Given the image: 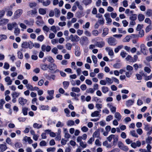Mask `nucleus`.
Segmentation results:
<instances>
[{
  "label": "nucleus",
  "mask_w": 152,
  "mask_h": 152,
  "mask_svg": "<svg viewBox=\"0 0 152 152\" xmlns=\"http://www.w3.org/2000/svg\"><path fill=\"white\" fill-rule=\"evenodd\" d=\"M69 39L72 42H77L79 41L80 38L77 35L74 36L72 34H71L69 37Z\"/></svg>",
  "instance_id": "nucleus-7"
},
{
  "label": "nucleus",
  "mask_w": 152,
  "mask_h": 152,
  "mask_svg": "<svg viewBox=\"0 0 152 152\" xmlns=\"http://www.w3.org/2000/svg\"><path fill=\"white\" fill-rule=\"evenodd\" d=\"M146 14L148 17L151 16L152 15V10L151 9L148 10L146 12Z\"/></svg>",
  "instance_id": "nucleus-54"
},
{
  "label": "nucleus",
  "mask_w": 152,
  "mask_h": 152,
  "mask_svg": "<svg viewBox=\"0 0 152 152\" xmlns=\"http://www.w3.org/2000/svg\"><path fill=\"white\" fill-rule=\"evenodd\" d=\"M44 38V36L43 35H41L37 37V40L39 41L42 42Z\"/></svg>",
  "instance_id": "nucleus-63"
},
{
  "label": "nucleus",
  "mask_w": 152,
  "mask_h": 152,
  "mask_svg": "<svg viewBox=\"0 0 152 152\" xmlns=\"http://www.w3.org/2000/svg\"><path fill=\"white\" fill-rule=\"evenodd\" d=\"M130 134L132 136L135 137L137 138L138 137V135L136 133L135 131L134 130L130 131Z\"/></svg>",
  "instance_id": "nucleus-41"
},
{
  "label": "nucleus",
  "mask_w": 152,
  "mask_h": 152,
  "mask_svg": "<svg viewBox=\"0 0 152 152\" xmlns=\"http://www.w3.org/2000/svg\"><path fill=\"white\" fill-rule=\"evenodd\" d=\"M101 111V110H99L98 111H96L92 113L91 115L92 117H96L99 116L100 114V113Z\"/></svg>",
  "instance_id": "nucleus-21"
},
{
  "label": "nucleus",
  "mask_w": 152,
  "mask_h": 152,
  "mask_svg": "<svg viewBox=\"0 0 152 152\" xmlns=\"http://www.w3.org/2000/svg\"><path fill=\"white\" fill-rule=\"evenodd\" d=\"M20 32V29L19 28H15L14 31V34L16 36H18Z\"/></svg>",
  "instance_id": "nucleus-59"
},
{
  "label": "nucleus",
  "mask_w": 152,
  "mask_h": 152,
  "mask_svg": "<svg viewBox=\"0 0 152 152\" xmlns=\"http://www.w3.org/2000/svg\"><path fill=\"white\" fill-rule=\"evenodd\" d=\"M145 18L144 16L142 14H140L138 15V18L139 21H143Z\"/></svg>",
  "instance_id": "nucleus-51"
},
{
  "label": "nucleus",
  "mask_w": 152,
  "mask_h": 152,
  "mask_svg": "<svg viewBox=\"0 0 152 152\" xmlns=\"http://www.w3.org/2000/svg\"><path fill=\"white\" fill-rule=\"evenodd\" d=\"M37 13L36 10H32L28 11L27 13V15L29 16H31L33 15L36 14Z\"/></svg>",
  "instance_id": "nucleus-30"
},
{
  "label": "nucleus",
  "mask_w": 152,
  "mask_h": 152,
  "mask_svg": "<svg viewBox=\"0 0 152 152\" xmlns=\"http://www.w3.org/2000/svg\"><path fill=\"white\" fill-rule=\"evenodd\" d=\"M57 68V66L54 63L48 65V69L51 71H54Z\"/></svg>",
  "instance_id": "nucleus-15"
},
{
  "label": "nucleus",
  "mask_w": 152,
  "mask_h": 152,
  "mask_svg": "<svg viewBox=\"0 0 152 152\" xmlns=\"http://www.w3.org/2000/svg\"><path fill=\"white\" fill-rule=\"evenodd\" d=\"M118 147L120 149L124 151H127L129 149L128 147L127 146L125 145L121 141H119L118 142Z\"/></svg>",
  "instance_id": "nucleus-4"
},
{
  "label": "nucleus",
  "mask_w": 152,
  "mask_h": 152,
  "mask_svg": "<svg viewBox=\"0 0 152 152\" xmlns=\"http://www.w3.org/2000/svg\"><path fill=\"white\" fill-rule=\"evenodd\" d=\"M20 94V93L14 91L12 92L11 94L12 97L17 98Z\"/></svg>",
  "instance_id": "nucleus-38"
},
{
  "label": "nucleus",
  "mask_w": 152,
  "mask_h": 152,
  "mask_svg": "<svg viewBox=\"0 0 152 152\" xmlns=\"http://www.w3.org/2000/svg\"><path fill=\"white\" fill-rule=\"evenodd\" d=\"M144 129L147 131V134L149 135L152 133V126H150L148 124H144Z\"/></svg>",
  "instance_id": "nucleus-3"
},
{
  "label": "nucleus",
  "mask_w": 152,
  "mask_h": 152,
  "mask_svg": "<svg viewBox=\"0 0 152 152\" xmlns=\"http://www.w3.org/2000/svg\"><path fill=\"white\" fill-rule=\"evenodd\" d=\"M134 100L129 99L126 102V105L127 107H129L133 105L134 103Z\"/></svg>",
  "instance_id": "nucleus-19"
},
{
  "label": "nucleus",
  "mask_w": 152,
  "mask_h": 152,
  "mask_svg": "<svg viewBox=\"0 0 152 152\" xmlns=\"http://www.w3.org/2000/svg\"><path fill=\"white\" fill-rule=\"evenodd\" d=\"M74 15L73 13L71 12H68L67 13V19H70L73 17Z\"/></svg>",
  "instance_id": "nucleus-52"
},
{
  "label": "nucleus",
  "mask_w": 152,
  "mask_h": 152,
  "mask_svg": "<svg viewBox=\"0 0 152 152\" xmlns=\"http://www.w3.org/2000/svg\"><path fill=\"white\" fill-rule=\"evenodd\" d=\"M41 69L43 70H46L48 69V65L46 64H42L40 65Z\"/></svg>",
  "instance_id": "nucleus-36"
},
{
  "label": "nucleus",
  "mask_w": 152,
  "mask_h": 152,
  "mask_svg": "<svg viewBox=\"0 0 152 152\" xmlns=\"http://www.w3.org/2000/svg\"><path fill=\"white\" fill-rule=\"evenodd\" d=\"M108 29L107 28H104L103 31L102 35L103 37H105L108 33Z\"/></svg>",
  "instance_id": "nucleus-40"
},
{
  "label": "nucleus",
  "mask_w": 152,
  "mask_h": 152,
  "mask_svg": "<svg viewBox=\"0 0 152 152\" xmlns=\"http://www.w3.org/2000/svg\"><path fill=\"white\" fill-rule=\"evenodd\" d=\"M4 80L7 83V85H10L12 84V81L10 77H6L5 78Z\"/></svg>",
  "instance_id": "nucleus-20"
},
{
  "label": "nucleus",
  "mask_w": 152,
  "mask_h": 152,
  "mask_svg": "<svg viewBox=\"0 0 152 152\" xmlns=\"http://www.w3.org/2000/svg\"><path fill=\"white\" fill-rule=\"evenodd\" d=\"M22 13L23 10H22L20 9L17 10L14 13V18L15 19H17L19 18L22 15Z\"/></svg>",
  "instance_id": "nucleus-5"
},
{
  "label": "nucleus",
  "mask_w": 152,
  "mask_h": 152,
  "mask_svg": "<svg viewBox=\"0 0 152 152\" xmlns=\"http://www.w3.org/2000/svg\"><path fill=\"white\" fill-rule=\"evenodd\" d=\"M51 30L54 33H56L60 30V28L58 26H51Z\"/></svg>",
  "instance_id": "nucleus-24"
},
{
  "label": "nucleus",
  "mask_w": 152,
  "mask_h": 152,
  "mask_svg": "<svg viewBox=\"0 0 152 152\" xmlns=\"http://www.w3.org/2000/svg\"><path fill=\"white\" fill-rule=\"evenodd\" d=\"M96 47L102 48L104 46L105 43L104 41H102L100 42H96Z\"/></svg>",
  "instance_id": "nucleus-16"
},
{
  "label": "nucleus",
  "mask_w": 152,
  "mask_h": 152,
  "mask_svg": "<svg viewBox=\"0 0 152 152\" xmlns=\"http://www.w3.org/2000/svg\"><path fill=\"white\" fill-rule=\"evenodd\" d=\"M91 58L93 63H94V66L95 67H97L98 66L97 63V59L96 56L94 55H92Z\"/></svg>",
  "instance_id": "nucleus-22"
},
{
  "label": "nucleus",
  "mask_w": 152,
  "mask_h": 152,
  "mask_svg": "<svg viewBox=\"0 0 152 152\" xmlns=\"http://www.w3.org/2000/svg\"><path fill=\"white\" fill-rule=\"evenodd\" d=\"M63 84L64 88L66 89L68 88L69 86V83L68 81H64L63 82Z\"/></svg>",
  "instance_id": "nucleus-53"
},
{
  "label": "nucleus",
  "mask_w": 152,
  "mask_h": 152,
  "mask_svg": "<svg viewBox=\"0 0 152 152\" xmlns=\"http://www.w3.org/2000/svg\"><path fill=\"white\" fill-rule=\"evenodd\" d=\"M123 48V46L122 45H119L117 47L115 48L114 49V51L115 53H118L119 50L122 49Z\"/></svg>",
  "instance_id": "nucleus-49"
},
{
  "label": "nucleus",
  "mask_w": 152,
  "mask_h": 152,
  "mask_svg": "<svg viewBox=\"0 0 152 152\" xmlns=\"http://www.w3.org/2000/svg\"><path fill=\"white\" fill-rule=\"evenodd\" d=\"M144 35V32L143 30H141L139 31V37H143Z\"/></svg>",
  "instance_id": "nucleus-62"
},
{
  "label": "nucleus",
  "mask_w": 152,
  "mask_h": 152,
  "mask_svg": "<svg viewBox=\"0 0 152 152\" xmlns=\"http://www.w3.org/2000/svg\"><path fill=\"white\" fill-rule=\"evenodd\" d=\"M100 136L99 129H98L93 134V136L94 137H99Z\"/></svg>",
  "instance_id": "nucleus-27"
},
{
  "label": "nucleus",
  "mask_w": 152,
  "mask_h": 152,
  "mask_svg": "<svg viewBox=\"0 0 152 152\" xmlns=\"http://www.w3.org/2000/svg\"><path fill=\"white\" fill-rule=\"evenodd\" d=\"M64 113L66 114V116L67 117H69L70 116L69 115L70 111L69 109L67 108H66L64 110Z\"/></svg>",
  "instance_id": "nucleus-56"
},
{
  "label": "nucleus",
  "mask_w": 152,
  "mask_h": 152,
  "mask_svg": "<svg viewBox=\"0 0 152 152\" xmlns=\"http://www.w3.org/2000/svg\"><path fill=\"white\" fill-rule=\"evenodd\" d=\"M114 117L118 121H119L121 119L122 116L119 112H115L114 114Z\"/></svg>",
  "instance_id": "nucleus-23"
},
{
  "label": "nucleus",
  "mask_w": 152,
  "mask_h": 152,
  "mask_svg": "<svg viewBox=\"0 0 152 152\" xmlns=\"http://www.w3.org/2000/svg\"><path fill=\"white\" fill-rule=\"evenodd\" d=\"M51 49V48L50 46H46L44 45H42L41 50L43 51H46L47 52H49Z\"/></svg>",
  "instance_id": "nucleus-9"
},
{
  "label": "nucleus",
  "mask_w": 152,
  "mask_h": 152,
  "mask_svg": "<svg viewBox=\"0 0 152 152\" xmlns=\"http://www.w3.org/2000/svg\"><path fill=\"white\" fill-rule=\"evenodd\" d=\"M137 18V15L135 14L131 15L129 17V19L131 20L135 21Z\"/></svg>",
  "instance_id": "nucleus-44"
},
{
  "label": "nucleus",
  "mask_w": 152,
  "mask_h": 152,
  "mask_svg": "<svg viewBox=\"0 0 152 152\" xmlns=\"http://www.w3.org/2000/svg\"><path fill=\"white\" fill-rule=\"evenodd\" d=\"M47 93L49 96L46 97V99L48 100H51L53 98V95L54 93V91L53 90H48Z\"/></svg>",
  "instance_id": "nucleus-6"
},
{
  "label": "nucleus",
  "mask_w": 152,
  "mask_h": 152,
  "mask_svg": "<svg viewBox=\"0 0 152 152\" xmlns=\"http://www.w3.org/2000/svg\"><path fill=\"white\" fill-rule=\"evenodd\" d=\"M7 149V147L5 144H0V149L2 152L5 151Z\"/></svg>",
  "instance_id": "nucleus-29"
},
{
  "label": "nucleus",
  "mask_w": 152,
  "mask_h": 152,
  "mask_svg": "<svg viewBox=\"0 0 152 152\" xmlns=\"http://www.w3.org/2000/svg\"><path fill=\"white\" fill-rule=\"evenodd\" d=\"M23 141L25 142H28L29 144H31L33 142V140L31 139L30 137L26 136L23 137Z\"/></svg>",
  "instance_id": "nucleus-13"
},
{
  "label": "nucleus",
  "mask_w": 152,
  "mask_h": 152,
  "mask_svg": "<svg viewBox=\"0 0 152 152\" xmlns=\"http://www.w3.org/2000/svg\"><path fill=\"white\" fill-rule=\"evenodd\" d=\"M24 23L27 25L32 26L33 25L34 21L33 19H30L29 20H25L24 21Z\"/></svg>",
  "instance_id": "nucleus-10"
},
{
  "label": "nucleus",
  "mask_w": 152,
  "mask_h": 152,
  "mask_svg": "<svg viewBox=\"0 0 152 152\" xmlns=\"http://www.w3.org/2000/svg\"><path fill=\"white\" fill-rule=\"evenodd\" d=\"M103 145L104 146H106L107 148H111V145L110 144H109L107 141L106 140L103 143Z\"/></svg>",
  "instance_id": "nucleus-48"
},
{
  "label": "nucleus",
  "mask_w": 152,
  "mask_h": 152,
  "mask_svg": "<svg viewBox=\"0 0 152 152\" xmlns=\"http://www.w3.org/2000/svg\"><path fill=\"white\" fill-rule=\"evenodd\" d=\"M101 90L103 93L106 94L108 91L109 88L107 87L103 86L102 87Z\"/></svg>",
  "instance_id": "nucleus-32"
},
{
  "label": "nucleus",
  "mask_w": 152,
  "mask_h": 152,
  "mask_svg": "<svg viewBox=\"0 0 152 152\" xmlns=\"http://www.w3.org/2000/svg\"><path fill=\"white\" fill-rule=\"evenodd\" d=\"M140 47L141 50L142 52L144 54H146V53L145 52V45L144 44H142L140 45Z\"/></svg>",
  "instance_id": "nucleus-33"
},
{
  "label": "nucleus",
  "mask_w": 152,
  "mask_h": 152,
  "mask_svg": "<svg viewBox=\"0 0 152 152\" xmlns=\"http://www.w3.org/2000/svg\"><path fill=\"white\" fill-rule=\"evenodd\" d=\"M133 73V72L127 71L125 73L126 76L128 78H129L131 77Z\"/></svg>",
  "instance_id": "nucleus-58"
},
{
  "label": "nucleus",
  "mask_w": 152,
  "mask_h": 152,
  "mask_svg": "<svg viewBox=\"0 0 152 152\" xmlns=\"http://www.w3.org/2000/svg\"><path fill=\"white\" fill-rule=\"evenodd\" d=\"M28 110V108L27 107H23L22 108V112L24 115H27Z\"/></svg>",
  "instance_id": "nucleus-43"
},
{
  "label": "nucleus",
  "mask_w": 152,
  "mask_h": 152,
  "mask_svg": "<svg viewBox=\"0 0 152 152\" xmlns=\"http://www.w3.org/2000/svg\"><path fill=\"white\" fill-rule=\"evenodd\" d=\"M56 149V148L55 147H50L47 149V151L48 152H54Z\"/></svg>",
  "instance_id": "nucleus-57"
},
{
  "label": "nucleus",
  "mask_w": 152,
  "mask_h": 152,
  "mask_svg": "<svg viewBox=\"0 0 152 152\" xmlns=\"http://www.w3.org/2000/svg\"><path fill=\"white\" fill-rule=\"evenodd\" d=\"M72 91L73 92L78 93L80 92V90L79 88L73 87L72 88Z\"/></svg>",
  "instance_id": "nucleus-47"
},
{
  "label": "nucleus",
  "mask_w": 152,
  "mask_h": 152,
  "mask_svg": "<svg viewBox=\"0 0 152 152\" xmlns=\"http://www.w3.org/2000/svg\"><path fill=\"white\" fill-rule=\"evenodd\" d=\"M94 91L95 89H94L92 88H90L86 90V92L88 93H90L91 94H92L94 93Z\"/></svg>",
  "instance_id": "nucleus-50"
},
{
  "label": "nucleus",
  "mask_w": 152,
  "mask_h": 152,
  "mask_svg": "<svg viewBox=\"0 0 152 152\" xmlns=\"http://www.w3.org/2000/svg\"><path fill=\"white\" fill-rule=\"evenodd\" d=\"M17 26V23L15 22L9 23L7 24V29L9 30H12L14 27H16Z\"/></svg>",
  "instance_id": "nucleus-8"
},
{
  "label": "nucleus",
  "mask_w": 152,
  "mask_h": 152,
  "mask_svg": "<svg viewBox=\"0 0 152 152\" xmlns=\"http://www.w3.org/2000/svg\"><path fill=\"white\" fill-rule=\"evenodd\" d=\"M33 43L31 41L28 42H23L22 45L21 47L24 48L31 49L32 48Z\"/></svg>",
  "instance_id": "nucleus-2"
},
{
  "label": "nucleus",
  "mask_w": 152,
  "mask_h": 152,
  "mask_svg": "<svg viewBox=\"0 0 152 152\" xmlns=\"http://www.w3.org/2000/svg\"><path fill=\"white\" fill-rule=\"evenodd\" d=\"M66 124L68 126H71L74 125L75 122L73 120H69L67 122Z\"/></svg>",
  "instance_id": "nucleus-45"
},
{
  "label": "nucleus",
  "mask_w": 152,
  "mask_h": 152,
  "mask_svg": "<svg viewBox=\"0 0 152 152\" xmlns=\"http://www.w3.org/2000/svg\"><path fill=\"white\" fill-rule=\"evenodd\" d=\"M131 38V36H127L123 39V41L124 42H128L129 41Z\"/></svg>",
  "instance_id": "nucleus-55"
},
{
  "label": "nucleus",
  "mask_w": 152,
  "mask_h": 152,
  "mask_svg": "<svg viewBox=\"0 0 152 152\" xmlns=\"http://www.w3.org/2000/svg\"><path fill=\"white\" fill-rule=\"evenodd\" d=\"M19 102L22 105H24L27 102V100L23 97H20L18 99Z\"/></svg>",
  "instance_id": "nucleus-17"
},
{
  "label": "nucleus",
  "mask_w": 152,
  "mask_h": 152,
  "mask_svg": "<svg viewBox=\"0 0 152 152\" xmlns=\"http://www.w3.org/2000/svg\"><path fill=\"white\" fill-rule=\"evenodd\" d=\"M114 136L113 137V144L114 145H116L117 142L118 140V136L114 134Z\"/></svg>",
  "instance_id": "nucleus-35"
},
{
  "label": "nucleus",
  "mask_w": 152,
  "mask_h": 152,
  "mask_svg": "<svg viewBox=\"0 0 152 152\" xmlns=\"http://www.w3.org/2000/svg\"><path fill=\"white\" fill-rule=\"evenodd\" d=\"M42 125L41 123V124H37V123H34L33 124V127L34 128L37 129H39L42 127Z\"/></svg>",
  "instance_id": "nucleus-28"
},
{
  "label": "nucleus",
  "mask_w": 152,
  "mask_h": 152,
  "mask_svg": "<svg viewBox=\"0 0 152 152\" xmlns=\"http://www.w3.org/2000/svg\"><path fill=\"white\" fill-rule=\"evenodd\" d=\"M92 2V0H83V4L86 6L91 4Z\"/></svg>",
  "instance_id": "nucleus-42"
},
{
  "label": "nucleus",
  "mask_w": 152,
  "mask_h": 152,
  "mask_svg": "<svg viewBox=\"0 0 152 152\" xmlns=\"http://www.w3.org/2000/svg\"><path fill=\"white\" fill-rule=\"evenodd\" d=\"M105 80H106L107 83L108 85H110L113 83V80L112 77L111 78L106 77L105 78Z\"/></svg>",
  "instance_id": "nucleus-34"
},
{
  "label": "nucleus",
  "mask_w": 152,
  "mask_h": 152,
  "mask_svg": "<svg viewBox=\"0 0 152 152\" xmlns=\"http://www.w3.org/2000/svg\"><path fill=\"white\" fill-rule=\"evenodd\" d=\"M105 50L108 52V55L110 56L114 55V53L112 49L110 47H106L105 48Z\"/></svg>",
  "instance_id": "nucleus-18"
},
{
  "label": "nucleus",
  "mask_w": 152,
  "mask_h": 152,
  "mask_svg": "<svg viewBox=\"0 0 152 152\" xmlns=\"http://www.w3.org/2000/svg\"><path fill=\"white\" fill-rule=\"evenodd\" d=\"M104 17L105 18V20L107 21V23H109L112 22V19L110 17V14L109 13H106L104 14Z\"/></svg>",
  "instance_id": "nucleus-12"
},
{
  "label": "nucleus",
  "mask_w": 152,
  "mask_h": 152,
  "mask_svg": "<svg viewBox=\"0 0 152 152\" xmlns=\"http://www.w3.org/2000/svg\"><path fill=\"white\" fill-rule=\"evenodd\" d=\"M64 124L61 122L60 121H58L57 122V124H56V126L57 127H62L64 126Z\"/></svg>",
  "instance_id": "nucleus-39"
},
{
  "label": "nucleus",
  "mask_w": 152,
  "mask_h": 152,
  "mask_svg": "<svg viewBox=\"0 0 152 152\" xmlns=\"http://www.w3.org/2000/svg\"><path fill=\"white\" fill-rule=\"evenodd\" d=\"M55 16L56 17L59 16L60 13V11L57 8H56L54 10Z\"/></svg>",
  "instance_id": "nucleus-31"
},
{
  "label": "nucleus",
  "mask_w": 152,
  "mask_h": 152,
  "mask_svg": "<svg viewBox=\"0 0 152 152\" xmlns=\"http://www.w3.org/2000/svg\"><path fill=\"white\" fill-rule=\"evenodd\" d=\"M39 13L42 15H44L46 13V10L45 9L41 8L39 9Z\"/></svg>",
  "instance_id": "nucleus-37"
},
{
  "label": "nucleus",
  "mask_w": 152,
  "mask_h": 152,
  "mask_svg": "<svg viewBox=\"0 0 152 152\" xmlns=\"http://www.w3.org/2000/svg\"><path fill=\"white\" fill-rule=\"evenodd\" d=\"M51 2L50 0H47L45 1H44L42 5L43 6L47 7L50 4Z\"/></svg>",
  "instance_id": "nucleus-46"
},
{
  "label": "nucleus",
  "mask_w": 152,
  "mask_h": 152,
  "mask_svg": "<svg viewBox=\"0 0 152 152\" xmlns=\"http://www.w3.org/2000/svg\"><path fill=\"white\" fill-rule=\"evenodd\" d=\"M133 69V68L132 66L130 65H128L126 66V70L128 71L132 72Z\"/></svg>",
  "instance_id": "nucleus-64"
},
{
  "label": "nucleus",
  "mask_w": 152,
  "mask_h": 152,
  "mask_svg": "<svg viewBox=\"0 0 152 152\" xmlns=\"http://www.w3.org/2000/svg\"><path fill=\"white\" fill-rule=\"evenodd\" d=\"M61 130L60 129H58L57 132L56 133V136L55 139L57 140H60L61 138Z\"/></svg>",
  "instance_id": "nucleus-14"
},
{
  "label": "nucleus",
  "mask_w": 152,
  "mask_h": 152,
  "mask_svg": "<svg viewBox=\"0 0 152 152\" xmlns=\"http://www.w3.org/2000/svg\"><path fill=\"white\" fill-rule=\"evenodd\" d=\"M107 106L110 109L111 112L113 113L115 112L116 107L113 106L111 103H108L107 104Z\"/></svg>",
  "instance_id": "nucleus-11"
},
{
  "label": "nucleus",
  "mask_w": 152,
  "mask_h": 152,
  "mask_svg": "<svg viewBox=\"0 0 152 152\" xmlns=\"http://www.w3.org/2000/svg\"><path fill=\"white\" fill-rule=\"evenodd\" d=\"M107 39L108 43L110 46H115L117 44L116 39L113 37H110Z\"/></svg>",
  "instance_id": "nucleus-1"
},
{
  "label": "nucleus",
  "mask_w": 152,
  "mask_h": 152,
  "mask_svg": "<svg viewBox=\"0 0 152 152\" xmlns=\"http://www.w3.org/2000/svg\"><path fill=\"white\" fill-rule=\"evenodd\" d=\"M9 21V20L7 19H3L0 20V26L5 25Z\"/></svg>",
  "instance_id": "nucleus-25"
},
{
  "label": "nucleus",
  "mask_w": 152,
  "mask_h": 152,
  "mask_svg": "<svg viewBox=\"0 0 152 152\" xmlns=\"http://www.w3.org/2000/svg\"><path fill=\"white\" fill-rule=\"evenodd\" d=\"M79 48H77L75 50V55L77 56H79L80 54V51L79 50Z\"/></svg>",
  "instance_id": "nucleus-61"
},
{
  "label": "nucleus",
  "mask_w": 152,
  "mask_h": 152,
  "mask_svg": "<svg viewBox=\"0 0 152 152\" xmlns=\"http://www.w3.org/2000/svg\"><path fill=\"white\" fill-rule=\"evenodd\" d=\"M39 144L40 146H47V142L45 140H42L40 142Z\"/></svg>",
  "instance_id": "nucleus-60"
},
{
  "label": "nucleus",
  "mask_w": 152,
  "mask_h": 152,
  "mask_svg": "<svg viewBox=\"0 0 152 152\" xmlns=\"http://www.w3.org/2000/svg\"><path fill=\"white\" fill-rule=\"evenodd\" d=\"M39 109L40 110H48L49 109V107L48 105H40L39 107Z\"/></svg>",
  "instance_id": "nucleus-26"
}]
</instances>
